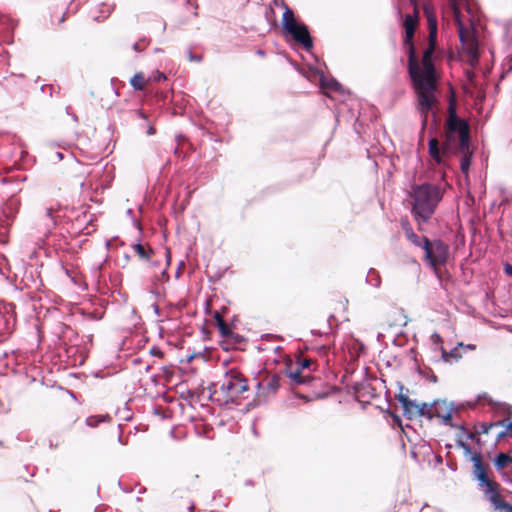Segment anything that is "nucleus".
Returning <instances> with one entry per match:
<instances>
[{"label":"nucleus","mask_w":512,"mask_h":512,"mask_svg":"<svg viewBox=\"0 0 512 512\" xmlns=\"http://www.w3.org/2000/svg\"><path fill=\"white\" fill-rule=\"evenodd\" d=\"M410 3L414 6H417V0H410Z\"/></svg>","instance_id":"obj_38"},{"label":"nucleus","mask_w":512,"mask_h":512,"mask_svg":"<svg viewBox=\"0 0 512 512\" xmlns=\"http://www.w3.org/2000/svg\"><path fill=\"white\" fill-rule=\"evenodd\" d=\"M511 61H512V57H511Z\"/></svg>","instance_id":"obj_40"},{"label":"nucleus","mask_w":512,"mask_h":512,"mask_svg":"<svg viewBox=\"0 0 512 512\" xmlns=\"http://www.w3.org/2000/svg\"><path fill=\"white\" fill-rule=\"evenodd\" d=\"M67 16H68V12L67 11L63 12L62 15L58 18L57 24L58 25L63 24L66 21Z\"/></svg>","instance_id":"obj_31"},{"label":"nucleus","mask_w":512,"mask_h":512,"mask_svg":"<svg viewBox=\"0 0 512 512\" xmlns=\"http://www.w3.org/2000/svg\"><path fill=\"white\" fill-rule=\"evenodd\" d=\"M450 4H451V7H452V10L454 13V17L458 23L459 39H460L461 43L464 45L467 42V40L474 39V38L470 35V32L468 30H466L464 28L463 24L461 23V20H460L461 12H460V9L458 7L456 0H450Z\"/></svg>","instance_id":"obj_12"},{"label":"nucleus","mask_w":512,"mask_h":512,"mask_svg":"<svg viewBox=\"0 0 512 512\" xmlns=\"http://www.w3.org/2000/svg\"><path fill=\"white\" fill-rule=\"evenodd\" d=\"M147 80L144 77V74L142 72L136 73L130 80L131 86L135 90H144L146 86Z\"/></svg>","instance_id":"obj_19"},{"label":"nucleus","mask_w":512,"mask_h":512,"mask_svg":"<svg viewBox=\"0 0 512 512\" xmlns=\"http://www.w3.org/2000/svg\"><path fill=\"white\" fill-rule=\"evenodd\" d=\"M423 10L427 18L429 35L428 46L424 50L421 59H418L416 56V48L413 42L419 21L417 6H414V15L407 14L403 23L405 28L403 44L407 48L408 72L417 96L418 110L422 116V130L427 125L428 113L437 102L435 91L439 79L433 62V54L437 47V19L430 5L425 4Z\"/></svg>","instance_id":"obj_1"},{"label":"nucleus","mask_w":512,"mask_h":512,"mask_svg":"<svg viewBox=\"0 0 512 512\" xmlns=\"http://www.w3.org/2000/svg\"><path fill=\"white\" fill-rule=\"evenodd\" d=\"M456 154H462L461 163H460L461 171L464 174H467L469 171L470 164H471V153H470L469 149L467 151H457Z\"/></svg>","instance_id":"obj_23"},{"label":"nucleus","mask_w":512,"mask_h":512,"mask_svg":"<svg viewBox=\"0 0 512 512\" xmlns=\"http://www.w3.org/2000/svg\"><path fill=\"white\" fill-rule=\"evenodd\" d=\"M147 135L151 136V135H154L156 133V129L154 128V125L152 123H150L148 125V129H147Z\"/></svg>","instance_id":"obj_34"},{"label":"nucleus","mask_w":512,"mask_h":512,"mask_svg":"<svg viewBox=\"0 0 512 512\" xmlns=\"http://www.w3.org/2000/svg\"><path fill=\"white\" fill-rule=\"evenodd\" d=\"M245 342V338L234 331H232L229 336L222 341V347L225 350L230 349H238Z\"/></svg>","instance_id":"obj_13"},{"label":"nucleus","mask_w":512,"mask_h":512,"mask_svg":"<svg viewBox=\"0 0 512 512\" xmlns=\"http://www.w3.org/2000/svg\"><path fill=\"white\" fill-rule=\"evenodd\" d=\"M194 510H195V505L191 504L189 507V512H194Z\"/></svg>","instance_id":"obj_36"},{"label":"nucleus","mask_w":512,"mask_h":512,"mask_svg":"<svg viewBox=\"0 0 512 512\" xmlns=\"http://www.w3.org/2000/svg\"><path fill=\"white\" fill-rule=\"evenodd\" d=\"M400 225L405 238L414 246L423 249V261L437 273L439 267L445 265L448 260L449 246L440 239L431 241L425 236L417 235L407 218H402Z\"/></svg>","instance_id":"obj_3"},{"label":"nucleus","mask_w":512,"mask_h":512,"mask_svg":"<svg viewBox=\"0 0 512 512\" xmlns=\"http://www.w3.org/2000/svg\"><path fill=\"white\" fill-rule=\"evenodd\" d=\"M280 376L273 374L265 377L263 380L258 381L256 385V395L259 399L267 398L274 395L280 387Z\"/></svg>","instance_id":"obj_8"},{"label":"nucleus","mask_w":512,"mask_h":512,"mask_svg":"<svg viewBox=\"0 0 512 512\" xmlns=\"http://www.w3.org/2000/svg\"><path fill=\"white\" fill-rule=\"evenodd\" d=\"M112 420L111 416L108 414L105 415H97V416H89L86 419V424L92 428L98 426L99 423L102 422H110Z\"/></svg>","instance_id":"obj_21"},{"label":"nucleus","mask_w":512,"mask_h":512,"mask_svg":"<svg viewBox=\"0 0 512 512\" xmlns=\"http://www.w3.org/2000/svg\"><path fill=\"white\" fill-rule=\"evenodd\" d=\"M433 418H441L445 424H449L452 419V408L443 400L434 402Z\"/></svg>","instance_id":"obj_11"},{"label":"nucleus","mask_w":512,"mask_h":512,"mask_svg":"<svg viewBox=\"0 0 512 512\" xmlns=\"http://www.w3.org/2000/svg\"><path fill=\"white\" fill-rule=\"evenodd\" d=\"M286 376L291 380L292 385L310 384L315 380L313 376L304 374L300 367H290L286 370Z\"/></svg>","instance_id":"obj_10"},{"label":"nucleus","mask_w":512,"mask_h":512,"mask_svg":"<svg viewBox=\"0 0 512 512\" xmlns=\"http://www.w3.org/2000/svg\"><path fill=\"white\" fill-rule=\"evenodd\" d=\"M472 459L474 462V474L480 481V485L485 487L484 492L490 499L493 494H496L499 491V484L496 481L489 479L487 475V466L483 464L480 455H474Z\"/></svg>","instance_id":"obj_7"},{"label":"nucleus","mask_w":512,"mask_h":512,"mask_svg":"<svg viewBox=\"0 0 512 512\" xmlns=\"http://www.w3.org/2000/svg\"><path fill=\"white\" fill-rule=\"evenodd\" d=\"M470 126L457 115L454 98L449 102L448 116L444 124L443 154H456L470 148Z\"/></svg>","instance_id":"obj_2"},{"label":"nucleus","mask_w":512,"mask_h":512,"mask_svg":"<svg viewBox=\"0 0 512 512\" xmlns=\"http://www.w3.org/2000/svg\"><path fill=\"white\" fill-rule=\"evenodd\" d=\"M220 391L226 403L247 398L244 394L249 391L248 379L240 370L232 368L223 376Z\"/></svg>","instance_id":"obj_5"},{"label":"nucleus","mask_w":512,"mask_h":512,"mask_svg":"<svg viewBox=\"0 0 512 512\" xmlns=\"http://www.w3.org/2000/svg\"><path fill=\"white\" fill-rule=\"evenodd\" d=\"M135 114H136L138 117H140V118H142V119L147 120V115L144 113V111H143V110H136V111H135Z\"/></svg>","instance_id":"obj_35"},{"label":"nucleus","mask_w":512,"mask_h":512,"mask_svg":"<svg viewBox=\"0 0 512 512\" xmlns=\"http://www.w3.org/2000/svg\"><path fill=\"white\" fill-rule=\"evenodd\" d=\"M490 502L494 505L495 509L504 510L505 512H512V505L508 504L502 498L499 491L490 497Z\"/></svg>","instance_id":"obj_18"},{"label":"nucleus","mask_w":512,"mask_h":512,"mask_svg":"<svg viewBox=\"0 0 512 512\" xmlns=\"http://www.w3.org/2000/svg\"><path fill=\"white\" fill-rule=\"evenodd\" d=\"M284 12L282 14V27L283 30L291 35L293 39L300 43L306 50L313 47V41L308 30V27L297 22L293 10L287 5L283 4Z\"/></svg>","instance_id":"obj_6"},{"label":"nucleus","mask_w":512,"mask_h":512,"mask_svg":"<svg viewBox=\"0 0 512 512\" xmlns=\"http://www.w3.org/2000/svg\"><path fill=\"white\" fill-rule=\"evenodd\" d=\"M132 249L141 260L149 261L154 255L153 249L148 244H133Z\"/></svg>","instance_id":"obj_15"},{"label":"nucleus","mask_w":512,"mask_h":512,"mask_svg":"<svg viewBox=\"0 0 512 512\" xmlns=\"http://www.w3.org/2000/svg\"><path fill=\"white\" fill-rule=\"evenodd\" d=\"M165 79H166V76L163 73H161L159 71L156 72V75L154 76L155 81H162Z\"/></svg>","instance_id":"obj_32"},{"label":"nucleus","mask_w":512,"mask_h":512,"mask_svg":"<svg viewBox=\"0 0 512 512\" xmlns=\"http://www.w3.org/2000/svg\"><path fill=\"white\" fill-rule=\"evenodd\" d=\"M325 87L337 91L340 88V84L336 80H331L324 84Z\"/></svg>","instance_id":"obj_29"},{"label":"nucleus","mask_w":512,"mask_h":512,"mask_svg":"<svg viewBox=\"0 0 512 512\" xmlns=\"http://www.w3.org/2000/svg\"><path fill=\"white\" fill-rule=\"evenodd\" d=\"M512 463V458L505 453H499L494 461V464L498 470H502Z\"/></svg>","instance_id":"obj_24"},{"label":"nucleus","mask_w":512,"mask_h":512,"mask_svg":"<svg viewBox=\"0 0 512 512\" xmlns=\"http://www.w3.org/2000/svg\"><path fill=\"white\" fill-rule=\"evenodd\" d=\"M431 339L432 341L435 343V344H442L443 343V339L442 337L437 334V333H434L432 336H431Z\"/></svg>","instance_id":"obj_30"},{"label":"nucleus","mask_w":512,"mask_h":512,"mask_svg":"<svg viewBox=\"0 0 512 512\" xmlns=\"http://www.w3.org/2000/svg\"><path fill=\"white\" fill-rule=\"evenodd\" d=\"M411 197L413 199L411 212L421 231L422 223L428 222L433 216L436 207L442 200L443 192L437 185L424 183L412 188Z\"/></svg>","instance_id":"obj_4"},{"label":"nucleus","mask_w":512,"mask_h":512,"mask_svg":"<svg viewBox=\"0 0 512 512\" xmlns=\"http://www.w3.org/2000/svg\"><path fill=\"white\" fill-rule=\"evenodd\" d=\"M504 271L508 276L512 277V265L509 263H506L504 266Z\"/></svg>","instance_id":"obj_33"},{"label":"nucleus","mask_w":512,"mask_h":512,"mask_svg":"<svg viewBox=\"0 0 512 512\" xmlns=\"http://www.w3.org/2000/svg\"><path fill=\"white\" fill-rule=\"evenodd\" d=\"M396 399L401 403L403 408V415L409 419H415L419 417V403L412 401L406 394L399 393L396 395Z\"/></svg>","instance_id":"obj_9"},{"label":"nucleus","mask_w":512,"mask_h":512,"mask_svg":"<svg viewBox=\"0 0 512 512\" xmlns=\"http://www.w3.org/2000/svg\"><path fill=\"white\" fill-rule=\"evenodd\" d=\"M429 155L431 158L438 164L442 161L443 154V146L440 148L439 140L435 137L431 138L429 141Z\"/></svg>","instance_id":"obj_14"},{"label":"nucleus","mask_w":512,"mask_h":512,"mask_svg":"<svg viewBox=\"0 0 512 512\" xmlns=\"http://www.w3.org/2000/svg\"><path fill=\"white\" fill-rule=\"evenodd\" d=\"M153 354L155 355H159V356H162V353L160 351H155L154 349L152 350Z\"/></svg>","instance_id":"obj_37"},{"label":"nucleus","mask_w":512,"mask_h":512,"mask_svg":"<svg viewBox=\"0 0 512 512\" xmlns=\"http://www.w3.org/2000/svg\"><path fill=\"white\" fill-rule=\"evenodd\" d=\"M468 349H471V350H474L475 349V345H467L466 346Z\"/></svg>","instance_id":"obj_39"},{"label":"nucleus","mask_w":512,"mask_h":512,"mask_svg":"<svg viewBox=\"0 0 512 512\" xmlns=\"http://www.w3.org/2000/svg\"><path fill=\"white\" fill-rule=\"evenodd\" d=\"M148 44H149V42L145 38H143V39H140L138 42H136L133 45V49L136 52H142L148 47Z\"/></svg>","instance_id":"obj_26"},{"label":"nucleus","mask_w":512,"mask_h":512,"mask_svg":"<svg viewBox=\"0 0 512 512\" xmlns=\"http://www.w3.org/2000/svg\"><path fill=\"white\" fill-rule=\"evenodd\" d=\"M495 427H498L497 422L490 423V424L484 423V424L481 425V432L484 433V434H488Z\"/></svg>","instance_id":"obj_28"},{"label":"nucleus","mask_w":512,"mask_h":512,"mask_svg":"<svg viewBox=\"0 0 512 512\" xmlns=\"http://www.w3.org/2000/svg\"><path fill=\"white\" fill-rule=\"evenodd\" d=\"M434 408V402L433 403H419V417H425L427 419H433V409Z\"/></svg>","instance_id":"obj_20"},{"label":"nucleus","mask_w":512,"mask_h":512,"mask_svg":"<svg viewBox=\"0 0 512 512\" xmlns=\"http://www.w3.org/2000/svg\"><path fill=\"white\" fill-rule=\"evenodd\" d=\"M463 343H458V346L453 348L450 351H446L443 346L440 347L441 350V358L444 362L450 363L451 359L458 361L462 358V354L460 352V347H463Z\"/></svg>","instance_id":"obj_16"},{"label":"nucleus","mask_w":512,"mask_h":512,"mask_svg":"<svg viewBox=\"0 0 512 512\" xmlns=\"http://www.w3.org/2000/svg\"><path fill=\"white\" fill-rule=\"evenodd\" d=\"M497 424H498V427L501 426V427H504L506 429L505 431L500 432L497 435V438H503L508 433L512 432V421H510L509 419H503L501 421H498Z\"/></svg>","instance_id":"obj_25"},{"label":"nucleus","mask_w":512,"mask_h":512,"mask_svg":"<svg viewBox=\"0 0 512 512\" xmlns=\"http://www.w3.org/2000/svg\"><path fill=\"white\" fill-rule=\"evenodd\" d=\"M464 45H465V50L469 54L471 60L477 61L479 54H478V47H477V43H476L475 39L467 40V42Z\"/></svg>","instance_id":"obj_22"},{"label":"nucleus","mask_w":512,"mask_h":512,"mask_svg":"<svg viewBox=\"0 0 512 512\" xmlns=\"http://www.w3.org/2000/svg\"><path fill=\"white\" fill-rule=\"evenodd\" d=\"M214 319L221 337L225 340L233 331L232 328L224 321L219 312H215Z\"/></svg>","instance_id":"obj_17"},{"label":"nucleus","mask_w":512,"mask_h":512,"mask_svg":"<svg viewBox=\"0 0 512 512\" xmlns=\"http://www.w3.org/2000/svg\"><path fill=\"white\" fill-rule=\"evenodd\" d=\"M314 364L311 359H300L297 361V367L304 372L305 369H310V367Z\"/></svg>","instance_id":"obj_27"}]
</instances>
